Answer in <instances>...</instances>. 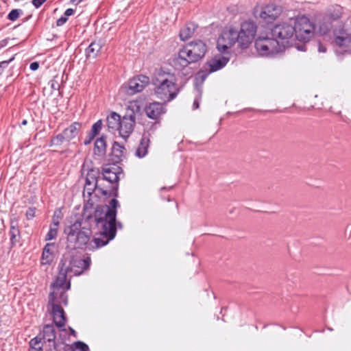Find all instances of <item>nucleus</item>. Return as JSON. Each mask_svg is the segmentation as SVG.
Wrapping results in <instances>:
<instances>
[{"instance_id": "obj_46", "label": "nucleus", "mask_w": 351, "mask_h": 351, "mask_svg": "<svg viewBox=\"0 0 351 351\" xmlns=\"http://www.w3.org/2000/svg\"><path fill=\"white\" fill-rule=\"evenodd\" d=\"M49 84H51V88L53 90H58L60 87V85L58 84V83H57L54 80L50 81Z\"/></svg>"}, {"instance_id": "obj_1", "label": "nucleus", "mask_w": 351, "mask_h": 351, "mask_svg": "<svg viewBox=\"0 0 351 351\" xmlns=\"http://www.w3.org/2000/svg\"><path fill=\"white\" fill-rule=\"evenodd\" d=\"M119 206V202L115 198L112 199L109 206H97L95 208V215L91 216L85 213L86 221H93L97 228H101V232L99 237L89 239L86 250L94 251L108 244L117 234L116 217L117 209Z\"/></svg>"}, {"instance_id": "obj_33", "label": "nucleus", "mask_w": 351, "mask_h": 351, "mask_svg": "<svg viewBox=\"0 0 351 351\" xmlns=\"http://www.w3.org/2000/svg\"><path fill=\"white\" fill-rule=\"evenodd\" d=\"M29 351H43L42 338L36 336L32 339L29 343Z\"/></svg>"}, {"instance_id": "obj_49", "label": "nucleus", "mask_w": 351, "mask_h": 351, "mask_svg": "<svg viewBox=\"0 0 351 351\" xmlns=\"http://www.w3.org/2000/svg\"><path fill=\"white\" fill-rule=\"evenodd\" d=\"M8 39H3L0 41V49L5 47L8 45Z\"/></svg>"}, {"instance_id": "obj_36", "label": "nucleus", "mask_w": 351, "mask_h": 351, "mask_svg": "<svg viewBox=\"0 0 351 351\" xmlns=\"http://www.w3.org/2000/svg\"><path fill=\"white\" fill-rule=\"evenodd\" d=\"M64 141H66V137L63 132L62 134H58L51 139L49 146H60Z\"/></svg>"}, {"instance_id": "obj_2", "label": "nucleus", "mask_w": 351, "mask_h": 351, "mask_svg": "<svg viewBox=\"0 0 351 351\" xmlns=\"http://www.w3.org/2000/svg\"><path fill=\"white\" fill-rule=\"evenodd\" d=\"M295 29L291 23L276 24L265 36L255 40V47L262 56H274L292 45L295 40Z\"/></svg>"}, {"instance_id": "obj_11", "label": "nucleus", "mask_w": 351, "mask_h": 351, "mask_svg": "<svg viewBox=\"0 0 351 351\" xmlns=\"http://www.w3.org/2000/svg\"><path fill=\"white\" fill-rule=\"evenodd\" d=\"M256 30L257 26L253 21H245L241 23L240 31L238 32L241 49H247L249 47L254 39Z\"/></svg>"}, {"instance_id": "obj_44", "label": "nucleus", "mask_w": 351, "mask_h": 351, "mask_svg": "<svg viewBox=\"0 0 351 351\" xmlns=\"http://www.w3.org/2000/svg\"><path fill=\"white\" fill-rule=\"evenodd\" d=\"M39 68V63L38 62H33L29 65V69L32 71H36Z\"/></svg>"}, {"instance_id": "obj_24", "label": "nucleus", "mask_w": 351, "mask_h": 351, "mask_svg": "<svg viewBox=\"0 0 351 351\" xmlns=\"http://www.w3.org/2000/svg\"><path fill=\"white\" fill-rule=\"evenodd\" d=\"M121 119V116L115 112H112L107 117L106 123L109 132L113 133L118 131Z\"/></svg>"}, {"instance_id": "obj_52", "label": "nucleus", "mask_w": 351, "mask_h": 351, "mask_svg": "<svg viewBox=\"0 0 351 351\" xmlns=\"http://www.w3.org/2000/svg\"><path fill=\"white\" fill-rule=\"evenodd\" d=\"M71 3L77 5L80 3V0H71Z\"/></svg>"}, {"instance_id": "obj_51", "label": "nucleus", "mask_w": 351, "mask_h": 351, "mask_svg": "<svg viewBox=\"0 0 351 351\" xmlns=\"http://www.w3.org/2000/svg\"><path fill=\"white\" fill-rule=\"evenodd\" d=\"M116 228H117V229L118 228H119V229L123 228V225H122V223H121L120 221H117V220H116Z\"/></svg>"}, {"instance_id": "obj_31", "label": "nucleus", "mask_w": 351, "mask_h": 351, "mask_svg": "<svg viewBox=\"0 0 351 351\" xmlns=\"http://www.w3.org/2000/svg\"><path fill=\"white\" fill-rule=\"evenodd\" d=\"M149 139L143 137L135 152V156L139 158H144L148 152Z\"/></svg>"}, {"instance_id": "obj_26", "label": "nucleus", "mask_w": 351, "mask_h": 351, "mask_svg": "<svg viewBox=\"0 0 351 351\" xmlns=\"http://www.w3.org/2000/svg\"><path fill=\"white\" fill-rule=\"evenodd\" d=\"M94 154L99 157H103L106 153V137L101 136L96 139L94 143Z\"/></svg>"}, {"instance_id": "obj_23", "label": "nucleus", "mask_w": 351, "mask_h": 351, "mask_svg": "<svg viewBox=\"0 0 351 351\" xmlns=\"http://www.w3.org/2000/svg\"><path fill=\"white\" fill-rule=\"evenodd\" d=\"M101 187L99 186L98 184L97 183H90V182H85L84 191H83V196L85 199L86 203L85 204H88V201L90 200V203L93 204V208H96L98 205L96 206H94V202L91 199V196L95 191V190H97L99 193H101Z\"/></svg>"}, {"instance_id": "obj_20", "label": "nucleus", "mask_w": 351, "mask_h": 351, "mask_svg": "<svg viewBox=\"0 0 351 351\" xmlns=\"http://www.w3.org/2000/svg\"><path fill=\"white\" fill-rule=\"evenodd\" d=\"M147 116L152 119H158L165 112L163 105L159 102H153L146 106L145 109Z\"/></svg>"}, {"instance_id": "obj_30", "label": "nucleus", "mask_w": 351, "mask_h": 351, "mask_svg": "<svg viewBox=\"0 0 351 351\" xmlns=\"http://www.w3.org/2000/svg\"><path fill=\"white\" fill-rule=\"evenodd\" d=\"M197 25L195 23H190L186 24L180 31V38L182 40L185 41L190 38L194 34Z\"/></svg>"}, {"instance_id": "obj_21", "label": "nucleus", "mask_w": 351, "mask_h": 351, "mask_svg": "<svg viewBox=\"0 0 351 351\" xmlns=\"http://www.w3.org/2000/svg\"><path fill=\"white\" fill-rule=\"evenodd\" d=\"M10 247L12 248L19 242L21 239V232L16 219H11L10 221Z\"/></svg>"}, {"instance_id": "obj_9", "label": "nucleus", "mask_w": 351, "mask_h": 351, "mask_svg": "<svg viewBox=\"0 0 351 351\" xmlns=\"http://www.w3.org/2000/svg\"><path fill=\"white\" fill-rule=\"evenodd\" d=\"M293 25L295 29V39L306 43L313 36L315 25L306 16H302L298 18Z\"/></svg>"}, {"instance_id": "obj_38", "label": "nucleus", "mask_w": 351, "mask_h": 351, "mask_svg": "<svg viewBox=\"0 0 351 351\" xmlns=\"http://www.w3.org/2000/svg\"><path fill=\"white\" fill-rule=\"evenodd\" d=\"M73 351H89L88 346L83 341H77L71 345Z\"/></svg>"}, {"instance_id": "obj_43", "label": "nucleus", "mask_w": 351, "mask_h": 351, "mask_svg": "<svg viewBox=\"0 0 351 351\" xmlns=\"http://www.w3.org/2000/svg\"><path fill=\"white\" fill-rule=\"evenodd\" d=\"M47 0H32V3L36 8H40Z\"/></svg>"}, {"instance_id": "obj_28", "label": "nucleus", "mask_w": 351, "mask_h": 351, "mask_svg": "<svg viewBox=\"0 0 351 351\" xmlns=\"http://www.w3.org/2000/svg\"><path fill=\"white\" fill-rule=\"evenodd\" d=\"M55 244L53 243H47L43 251L41 263L43 265H50L53 259V255L51 252V248Z\"/></svg>"}, {"instance_id": "obj_39", "label": "nucleus", "mask_w": 351, "mask_h": 351, "mask_svg": "<svg viewBox=\"0 0 351 351\" xmlns=\"http://www.w3.org/2000/svg\"><path fill=\"white\" fill-rule=\"evenodd\" d=\"M22 13L23 11L21 9L12 10L8 15V19L11 21H14Z\"/></svg>"}, {"instance_id": "obj_35", "label": "nucleus", "mask_w": 351, "mask_h": 351, "mask_svg": "<svg viewBox=\"0 0 351 351\" xmlns=\"http://www.w3.org/2000/svg\"><path fill=\"white\" fill-rule=\"evenodd\" d=\"M195 90L197 93V96L193 101V108L194 110L197 109L199 108V101L201 99L202 93V84H200L199 82L195 81Z\"/></svg>"}, {"instance_id": "obj_5", "label": "nucleus", "mask_w": 351, "mask_h": 351, "mask_svg": "<svg viewBox=\"0 0 351 351\" xmlns=\"http://www.w3.org/2000/svg\"><path fill=\"white\" fill-rule=\"evenodd\" d=\"M206 51L207 46L203 41L195 40L188 43L179 51L176 61L185 67L203 58Z\"/></svg>"}, {"instance_id": "obj_4", "label": "nucleus", "mask_w": 351, "mask_h": 351, "mask_svg": "<svg viewBox=\"0 0 351 351\" xmlns=\"http://www.w3.org/2000/svg\"><path fill=\"white\" fill-rule=\"evenodd\" d=\"M154 93L157 98L164 102H169L174 99L180 92L173 75L167 74L156 79L154 82Z\"/></svg>"}, {"instance_id": "obj_27", "label": "nucleus", "mask_w": 351, "mask_h": 351, "mask_svg": "<svg viewBox=\"0 0 351 351\" xmlns=\"http://www.w3.org/2000/svg\"><path fill=\"white\" fill-rule=\"evenodd\" d=\"M102 128V121L101 120H98L97 122H95L86 136V138L84 139V144L85 145H88L91 143L93 140L95 138V137L99 133L100 130Z\"/></svg>"}, {"instance_id": "obj_29", "label": "nucleus", "mask_w": 351, "mask_h": 351, "mask_svg": "<svg viewBox=\"0 0 351 351\" xmlns=\"http://www.w3.org/2000/svg\"><path fill=\"white\" fill-rule=\"evenodd\" d=\"M101 45L99 43L93 41L85 50L86 57L88 59H95L99 53Z\"/></svg>"}, {"instance_id": "obj_42", "label": "nucleus", "mask_w": 351, "mask_h": 351, "mask_svg": "<svg viewBox=\"0 0 351 351\" xmlns=\"http://www.w3.org/2000/svg\"><path fill=\"white\" fill-rule=\"evenodd\" d=\"M68 19L65 16H62L56 21V25L58 27L62 26Z\"/></svg>"}, {"instance_id": "obj_25", "label": "nucleus", "mask_w": 351, "mask_h": 351, "mask_svg": "<svg viewBox=\"0 0 351 351\" xmlns=\"http://www.w3.org/2000/svg\"><path fill=\"white\" fill-rule=\"evenodd\" d=\"M81 128L82 124L80 123L74 122L69 127L65 128L62 132L66 137V141H70L75 138L78 135Z\"/></svg>"}, {"instance_id": "obj_32", "label": "nucleus", "mask_w": 351, "mask_h": 351, "mask_svg": "<svg viewBox=\"0 0 351 351\" xmlns=\"http://www.w3.org/2000/svg\"><path fill=\"white\" fill-rule=\"evenodd\" d=\"M125 147L117 142H114L112 147V154L115 158L116 162L121 160V158L124 156Z\"/></svg>"}, {"instance_id": "obj_34", "label": "nucleus", "mask_w": 351, "mask_h": 351, "mask_svg": "<svg viewBox=\"0 0 351 351\" xmlns=\"http://www.w3.org/2000/svg\"><path fill=\"white\" fill-rule=\"evenodd\" d=\"M99 169L92 168L90 169L87 173L86 182L90 183L98 184V178H99Z\"/></svg>"}, {"instance_id": "obj_3", "label": "nucleus", "mask_w": 351, "mask_h": 351, "mask_svg": "<svg viewBox=\"0 0 351 351\" xmlns=\"http://www.w3.org/2000/svg\"><path fill=\"white\" fill-rule=\"evenodd\" d=\"M86 211L91 216L95 215V208H93L90 200L84 206L81 219L71 222L64 228V232L66 235L67 247L69 248L86 250L89 239L92 238V227L95 225L93 221H86L84 215Z\"/></svg>"}, {"instance_id": "obj_48", "label": "nucleus", "mask_w": 351, "mask_h": 351, "mask_svg": "<svg viewBox=\"0 0 351 351\" xmlns=\"http://www.w3.org/2000/svg\"><path fill=\"white\" fill-rule=\"evenodd\" d=\"M295 47H296V49L298 51H306V45L304 44H303V45H296Z\"/></svg>"}, {"instance_id": "obj_41", "label": "nucleus", "mask_w": 351, "mask_h": 351, "mask_svg": "<svg viewBox=\"0 0 351 351\" xmlns=\"http://www.w3.org/2000/svg\"><path fill=\"white\" fill-rule=\"evenodd\" d=\"M36 210L35 207H29L27 210L25 216L27 220H31L35 217Z\"/></svg>"}, {"instance_id": "obj_45", "label": "nucleus", "mask_w": 351, "mask_h": 351, "mask_svg": "<svg viewBox=\"0 0 351 351\" xmlns=\"http://www.w3.org/2000/svg\"><path fill=\"white\" fill-rule=\"evenodd\" d=\"M75 13V10L68 8L64 12V16L68 19V16H72Z\"/></svg>"}, {"instance_id": "obj_10", "label": "nucleus", "mask_w": 351, "mask_h": 351, "mask_svg": "<svg viewBox=\"0 0 351 351\" xmlns=\"http://www.w3.org/2000/svg\"><path fill=\"white\" fill-rule=\"evenodd\" d=\"M236 43H238L240 47V37L238 31L230 28L223 30L217 41V48L221 53H226Z\"/></svg>"}, {"instance_id": "obj_16", "label": "nucleus", "mask_w": 351, "mask_h": 351, "mask_svg": "<svg viewBox=\"0 0 351 351\" xmlns=\"http://www.w3.org/2000/svg\"><path fill=\"white\" fill-rule=\"evenodd\" d=\"M281 9L279 6L274 4H268L261 8L260 12L256 10L254 14L258 16L267 23H271L274 21L280 14Z\"/></svg>"}, {"instance_id": "obj_17", "label": "nucleus", "mask_w": 351, "mask_h": 351, "mask_svg": "<svg viewBox=\"0 0 351 351\" xmlns=\"http://www.w3.org/2000/svg\"><path fill=\"white\" fill-rule=\"evenodd\" d=\"M59 273L55 280L51 285V289L52 290H69L71 288V282L70 280H67L68 275H70L66 270L64 269L62 265L59 264Z\"/></svg>"}, {"instance_id": "obj_15", "label": "nucleus", "mask_w": 351, "mask_h": 351, "mask_svg": "<svg viewBox=\"0 0 351 351\" xmlns=\"http://www.w3.org/2000/svg\"><path fill=\"white\" fill-rule=\"evenodd\" d=\"M148 83L149 77L140 75L130 79L127 84L122 86V88L128 95H132L142 91Z\"/></svg>"}, {"instance_id": "obj_53", "label": "nucleus", "mask_w": 351, "mask_h": 351, "mask_svg": "<svg viewBox=\"0 0 351 351\" xmlns=\"http://www.w3.org/2000/svg\"><path fill=\"white\" fill-rule=\"evenodd\" d=\"M27 123V121L26 119L23 120V121L21 122L22 125H26Z\"/></svg>"}, {"instance_id": "obj_18", "label": "nucleus", "mask_w": 351, "mask_h": 351, "mask_svg": "<svg viewBox=\"0 0 351 351\" xmlns=\"http://www.w3.org/2000/svg\"><path fill=\"white\" fill-rule=\"evenodd\" d=\"M48 306L51 308L50 313L56 326L59 328L61 331H65L64 326L66 322V317L62 307L55 304L53 305Z\"/></svg>"}, {"instance_id": "obj_47", "label": "nucleus", "mask_w": 351, "mask_h": 351, "mask_svg": "<svg viewBox=\"0 0 351 351\" xmlns=\"http://www.w3.org/2000/svg\"><path fill=\"white\" fill-rule=\"evenodd\" d=\"M318 51L319 52L325 53L326 51V47L324 45H323L321 43H319Z\"/></svg>"}, {"instance_id": "obj_50", "label": "nucleus", "mask_w": 351, "mask_h": 351, "mask_svg": "<svg viewBox=\"0 0 351 351\" xmlns=\"http://www.w3.org/2000/svg\"><path fill=\"white\" fill-rule=\"evenodd\" d=\"M69 330L70 333H71V335L72 336H73V337H76L77 336L76 332H75V330L73 328H72L71 327L69 326Z\"/></svg>"}, {"instance_id": "obj_13", "label": "nucleus", "mask_w": 351, "mask_h": 351, "mask_svg": "<svg viewBox=\"0 0 351 351\" xmlns=\"http://www.w3.org/2000/svg\"><path fill=\"white\" fill-rule=\"evenodd\" d=\"M343 14V8L339 5H331L326 11L324 22L320 25V29L324 33L328 32L332 28V22L340 19Z\"/></svg>"}, {"instance_id": "obj_54", "label": "nucleus", "mask_w": 351, "mask_h": 351, "mask_svg": "<svg viewBox=\"0 0 351 351\" xmlns=\"http://www.w3.org/2000/svg\"><path fill=\"white\" fill-rule=\"evenodd\" d=\"M166 189H167L166 187L161 188V190H166Z\"/></svg>"}, {"instance_id": "obj_8", "label": "nucleus", "mask_w": 351, "mask_h": 351, "mask_svg": "<svg viewBox=\"0 0 351 351\" xmlns=\"http://www.w3.org/2000/svg\"><path fill=\"white\" fill-rule=\"evenodd\" d=\"M229 58L222 56L220 58H213L208 60L202 69H200L195 76V80L199 82L200 84H203L206 77L212 73L216 72L223 69L228 62Z\"/></svg>"}, {"instance_id": "obj_6", "label": "nucleus", "mask_w": 351, "mask_h": 351, "mask_svg": "<svg viewBox=\"0 0 351 351\" xmlns=\"http://www.w3.org/2000/svg\"><path fill=\"white\" fill-rule=\"evenodd\" d=\"M70 276H79L90 265V258L84 257L79 254L69 253L64 254L59 263Z\"/></svg>"}, {"instance_id": "obj_40", "label": "nucleus", "mask_w": 351, "mask_h": 351, "mask_svg": "<svg viewBox=\"0 0 351 351\" xmlns=\"http://www.w3.org/2000/svg\"><path fill=\"white\" fill-rule=\"evenodd\" d=\"M14 57L13 56L11 58H10L8 60H4V61L0 62V75L2 74V73L4 71V69L8 67V64L12 61L14 60Z\"/></svg>"}, {"instance_id": "obj_37", "label": "nucleus", "mask_w": 351, "mask_h": 351, "mask_svg": "<svg viewBox=\"0 0 351 351\" xmlns=\"http://www.w3.org/2000/svg\"><path fill=\"white\" fill-rule=\"evenodd\" d=\"M59 223H54L53 226H50L49 230L45 236V241H51L55 239L58 235V228Z\"/></svg>"}, {"instance_id": "obj_19", "label": "nucleus", "mask_w": 351, "mask_h": 351, "mask_svg": "<svg viewBox=\"0 0 351 351\" xmlns=\"http://www.w3.org/2000/svg\"><path fill=\"white\" fill-rule=\"evenodd\" d=\"M67 290H52L48 297V305L57 304L60 306L62 304L67 306L68 304V295L66 293Z\"/></svg>"}, {"instance_id": "obj_22", "label": "nucleus", "mask_w": 351, "mask_h": 351, "mask_svg": "<svg viewBox=\"0 0 351 351\" xmlns=\"http://www.w3.org/2000/svg\"><path fill=\"white\" fill-rule=\"evenodd\" d=\"M40 336L42 340L56 345V332L55 327L53 324H46L44 326L42 332L38 335Z\"/></svg>"}, {"instance_id": "obj_12", "label": "nucleus", "mask_w": 351, "mask_h": 351, "mask_svg": "<svg viewBox=\"0 0 351 351\" xmlns=\"http://www.w3.org/2000/svg\"><path fill=\"white\" fill-rule=\"evenodd\" d=\"M346 25L333 29L335 45L346 48L351 43V19H348Z\"/></svg>"}, {"instance_id": "obj_14", "label": "nucleus", "mask_w": 351, "mask_h": 351, "mask_svg": "<svg viewBox=\"0 0 351 351\" xmlns=\"http://www.w3.org/2000/svg\"><path fill=\"white\" fill-rule=\"evenodd\" d=\"M135 123L136 116L134 110H128L125 115L120 121L118 129L120 136L126 140L132 133Z\"/></svg>"}, {"instance_id": "obj_7", "label": "nucleus", "mask_w": 351, "mask_h": 351, "mask_svg": "<svg viewBox=\"0 0 351 351\" xmlns=\"http://www.w3.org/2000/svg\"><path fill=\"white\" fill-rule=\"evenodd\" d=\"M122 173V169L120 167L116 165H108L103 168V180L108 181L112 184L110 190L101 189V193L104 196L118 197L119 181L120 175Z\"/></svg>"}]
</instances>
